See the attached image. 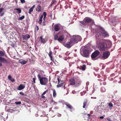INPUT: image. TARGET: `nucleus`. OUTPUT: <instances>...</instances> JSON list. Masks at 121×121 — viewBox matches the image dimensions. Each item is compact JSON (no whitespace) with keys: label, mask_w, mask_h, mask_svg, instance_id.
Wrapping results in <instances>:
<instances>
[{"label":"nucleus","mask_w":121,"mask_h":121,"mask_svg":"<svg viewBox=\"0 0 121 121\" xmlns=\"http://www.w3.org/2000/svg\"><path fill=\"white\" fill-rule=\"evenodd\" d=\"M108 43L106 44L103 41L99 42L98 44L99 50L100 52L104 51L110 48L112 46V42L110 41H108Z\"/></svg>","instance_id":"obj_1"},{"label":"nucleus","mask_w":121,"mask_h":121,"mask_svg":"<svg viewBox=\"0 0 121 121\" xmlns=\"http://www.w3.org/2000/svg\"><path fill=\"white\" fill-rule=\"evenodd\" d=\"M93 20L89 17H86L84 18L83 21L80 22V23L85 26H88L89 23H93Z\"/></svg>","instance_id":"obj_2"},{"label":"nucleus","mask_w":121,"mask_h":121,"mask_svg":"<svg viewBox=\"0 0 121 121\" xmlns=\"http://www.w3.org/2000/svg\"><path fill=\"white\" fill-rule=\"evenodd\" d=\"M69 82L70 85H73L76 84V86H79L81 83L80 80L78 79L75 80L74 78H70L69 80Z\"/></svg>","instance_id":"obj_3"},{"label":"nucleus","mask_w":121,"mask_h":121,"mask_svg":"<svg viewBox=\"0 0 121 121\" xmlns=\"http://www.w3.org/2000/svg\"><path fill=\"white\" fill-rule=\"evenodd\" d=\"M38 77L39 79L40 84L41 85H46L48 82V79L46 77H41L39 74L38 75Z\"/></svg>","instance_id":"obj_4"},{"label":"nucleus","mask_w":121,"mask_h":121,"mask_svg":"<svg viewBox=\"0 0 121 121\" xmlns=\"http://www.w3.org/2000/svg\"><path fill=\"white\" fill-rule=\"evenodd\" d=\"M71 40L73 43H77L78 41H81L82 40L81 37L79 35H73Z\"/></svg>","instance_id":"obj_5"},{"label":"nucleus","mask_w":121,"mask_h":121,"mask_svg":"<svg viewBox=\"0 0 121 121\" xmlns=\"http://www.w3.org/2000/svg\"><path fill=\"white\" fill-rule=\"evenodd\" d=\"M110 54V52L109 51L104 52L101 56V58L102 59H106L109 57Z\"/></svg>","instance_id":"obj_6"},{"label":"nucleus","mask_w":121,"mask_h":121,"mask_svg":"<svg viewBox=\"0 0 121 121\" xmlns=\"http://www.w3.org/2000/svg\"><path fill=\"white\" fill-rule=\"evenodd\" d=\"M100 52L98 50L95 51L91 54V57L92 60H96V57L99 54Z\"/></svg>","instance_id":"obj_7"},{"label":"nucleus","mask_w":121,"mask_h":121,"mask_svg":"<svg viewBox=\"0 0 121 121\" xmlns=\"http://www.w3.org/2000/svg\"><path fill=\"white\" fill-rule=\"evenodd\" d=\"M57 79L58 80V83L56 86L58 88L60 87H61L62 88L64 87V89H65L64 87L65 85V82L60 80L59 78H57Z\"/></svg>","instance_id":"obj_8"},{"label":"nucleus","mask_w":121,"mask_h":121,"mask_svg":"<svg viewBox=\"0 0 121 121\" xmlns=\"http://www.w3.org/2000/svg\"><path fill=\"white\" fill-rule=\"evenodd\" d=\"M89 51L84 49L83 50L82 56L85 57H88L89 56Z\"/></svg>","instance_id":"obj_9"},{"label":"nucleus","mask_w":121,"mask_h":121,"mask_svg":"<svg viewBox=\"0 0 121 121\" xmlns=\"http://www.w3.org/2000/svg\"><path fill=\"white\" fill-rule=\"evenodd\" d=\"M73 43L71 39L69 42H68L66 44H65V46L67 48H69L73 45V44H72V43Z\"/></svg>","instance_id":"obj_10"},{"label":"nucleus","mask_w":121,"mask_h":121,"mask_svg":"<svg viewBox=\"0 0 121 121\" xmlns=\"http://www.w3.org/2000/svg\"><path fill=\"white\" fill-rule=\"evenodd\" d=\"M65 104L66 106L67 107L70 109V110L72 112V110H74V108L69 103H66Z\"/></svg>","instance_id":"obj_11"},{"label":"nucleus","mask_w":121,"mask_h":121,"mask_svg":"<svg viewBox=\"0 0 121 121\" xmlns=\"http://www.w3.org/2000/svg\"><path fill=\"white\" fill-rule=\"evenodd\" d=\"M54 30L56 31H58L60 29V27L59 24H56L54 26Z\"/></svg>","instance_id":"obj_12"},{"label":"nucleus","mask_w":121,"mask_h":121,"mask_svg":"<svg viewBox=\"0 0 121 121\" xmlns=\"http://www.w3.org/2000/svg\"><path fill=\"white\" fill-rule=\"evenodd\" d=\"M64 36L63 35H61L59 36L58 40L60 43H61L64 40Z\"/></svg>","instance_id":"obj_13"},{"label":"nucleus","mask_w":121,"mask_h":121,"mask_svg":"<svg viewBox=\"0 0 121 121\" xmlns=\"http://www.w3.org/2000/svg\"><path fill=\"white\" fill-rule=\"evenodd\" d=\"M103 37H107L109 36L108 34L107 33V32L105 31H103L101 33V35Z\"/></svg>","instance_id":"obj_14"},{"label":"nucleus","mask_w":121,"mask_h":121,"mask_svg":"<svg viewBox=\"0 0 121 121\" xmlns=\"http://www.w3.org/2000/svg\"><path fill=\"white\" fill-rule=\"evenodd\" d=\"M25 87V85L22 84H20L18 87L17 89L18 90H21L24 89Z\"/></svg>","instance_id":"obj_15"},{"label":"nucleus","mask_w":121,"mask_h":121,"mask_svg":"<svg viewBox=\"0 0 121 121\" xmlns=\"http://www.w3.org/2000/svg\"><path fill=\"white\" fill-rule=\"evenodd\" d=\"M0 61L1 62L5 63L7 62V60L4 58L0 57Z\"/></svg>","instance_id":"obj_16"},{"label":"nucleus","mask_w":121,"mask_h":121,"mask_svg":"<svg viewBox=\"0 0 121 121\" xmlns=\"http://www.w3.org/2000/svg\"><path fill=\"white\" fill-rule=\"evenodd\" d=\"M22 38L23 39L27 40L30 37V36L29 35H26L22 36Z\"/></svg>","instance_id":"obj_17"},{"label":"nucleus","mask_w":121,"mask_h":121,"mask_svg":"<svg viewBox=\"0 0 121 121\" xmlns=\"http://www.w3.org/2000/svg\"><path fill=\"white\" fill-rule=\"evenodd\" d=\"M27 62L26 61L23 60H20L19 61V63L22 65H24L26 64Z\"/></svg>","instance_id":"obj_18"},{"label":"nucleus","mask_w":121,"mask_h":121,"mask_svg":"<svg viewBox=\"0 0 121 121\" xmlns=\"http://www.w3.org/2000/svg\"><path fill=\"white\" fill-rule=\"evenodd\" d=\"M35 5H34L33 6L30 8L29 10L28 13L31 14V12L33 11V9L35 7Z\"/></svg>","instance_id":"obj_19"},{"label":"nucleus","mask_w":121,"mask_h":121,"mask_svg":"<svg viewBox=\"0 0 121 121\" xmlns=\"http://www.w3.org/2000/svg\"><path fill=\"white\" fill-rule=\"evenodd\" d=\"M14 10L15 11L16 10V11H15V12L18 14H19L21 13V10L20 9H15Z\"/></svg>","instance_id":"obj_20"},{"label":"nucleus","mask_w":121,"mask_h":121,"mask_svg":"<svg viewBox=\"0 0 121 121\" xmlns=\"http://www.w3.org/2000/svg\"><path fill=\"white\" fill-rule=\"evenodd\" d=\"M87 99H86L84 100V101L83 103V108H85L87 104Z\"/></svg>","instance_id":"obj_21"},{"label":"nucleus","mask_w":121,"mask_h":121,"mask_svg":"<svg viewBox=\"0 0 121 121\" xmlns=\"http://www.w3.org/2000/svg\"><path fill=\"white\" fill-rule=\"evenodd\" d=\"M41 10V7L39 5H38L37 8L36 9V11L38 12H40Z\"/></svg>","instance_id":"obj_22"},{"label":"nucleus","mask_w":121,"mask_h":121,"mask_svg":"<svg viewBox=\"0 0 121 121\" xmlns=\"http://www.w3.org/2000/svg\"><path fill=\"white\" fill-rule=\"evenodd\" d=\"M53 91V96L54 98H55L56 97V93L55 90L53 89L52 90Z\"/></svg>","instance_id":"obj_23"},{"label":"nucleus","mask_w":121,"mask_h":121,"mask_svg":"<svg viewBox=\"0 0 121 121\" xmlns=\"http://www.w3.org/2000/svg\"><path fill=\"white\" fill-rule=\"evenodd\" d=\"M43 15V20L44 21V22L47 15V14L45 12H44Z\"/></svg>","instance_id":"obj_24"},{"label":"nucleus","mask_w":121,"mask_h":121,"mask_svg":"<svg viewBox=\"0 0 121 121\" xmlns=\"http://www.w3.org/2000/svg\"><path fill=\"white\" fill-rule=\"evenodd\" d=\"M43 17V15H42L39 19V21L38 23L40 24L41 23L42 21V18Z\"/></svg>","instance_id":"obj_25"},{"label":"nucleus","mask_w":121,"mask_h":121,"mask_svg":"<svg viewBox=\"0 0 121 121\" xmlns=\"http://www.w3.org/2000/svg\"><path fill=\"white\" fill-rule=\"evenodd\" d=\"M41 39V42L43 43H45L46 41L44 39H43L42 38V36H41L40 37Z\"/></svg>","instance_id":"obj_26"},{"label":"nucleus","mask_w":121,"mask_h":121,"mask_svg":"<svg viewBox=\"0 0 121 121\" xmlns=\"http://www.w3.org/2000/svg\"><path fill=\"white\" fill-rule=\"evenodd\" d=\"M58 34L57 33L54 36V39L56 40H58V38L59 37V36L58 35Z\"/></svg>","instance_id":"obj_27"},{"label":"nucleus","mask_w":121,"mask_h":121,"mask_svg":"<svg viewBox=\"0 0 121 121\" xmlns=\"http://www.w3.org/2000/svg\"><path fill=\"white\" fill-rule=\"evenodd\" d=\"M81 69L83 70H85L86 68V65H83L82 66H81L80 67Z\"/></svg>","instance_id":"obj_28"},{"label":"nucleus","mask_w":121,"mask_h":121,"mask_svg":"<svg viewBox=\"0 0 121 121\" xmlns=\"http://www.w3.org/2000/svg\"><path fill=\"white\" fill-rule=\"evenodd\" d=\"M109 106V107L110 109H111L112 107L113 104L111 102H110L108 104Z\"/></svg>","instance_id":"obj_29"},{"label":"nucleus","mask_w":121,"mask_h":121,"mask_svg":"<svg viewBox=\"0 0 121 121\" xmlns=\"http://www.w3.org/2000/svg\"><path fill=\"white\" fill-rule=\"evenodd\" d=\"M4 55V53L3 52L0 51V56H3Z\"/></svg>","instance_id":"obj_30"},{"label":"nucleus","mask_w":121,"mask_h":121,"mask_svg":"<svg viewBox=\"0 0 121 121\" xmlns=\"http://www.w3.org/2000/svg\"><path fill=\"white\" fill-rule=\"evenodd\" d=\"M25 18V16H23L22 17H19L18 18V20H22L23 19Z\"/></svg>","instance_id":"obj_31"},{"label":"nucleus","mask_w":121,"mask_h":121,"mask_svg":"<svg viewBox=\"0 0 121 121\" xmlns=\"http://www.w3.org/2000/svg\"><path fill=\"white\" fill-rule=\"evenodd\" d=\"M8 78L10 80H11L13 82L14 81V80L13 79V80H11V79L12 78V77L11 75H9L8 76Z\"/></svg>","instance_id":"obj_32"},{"label":"nucleus","mask_w":121,"mask_h":121,"mask_svg":"<svg viewBox=\"0 0 121 121\" xmlns=\"http://www.w3.org/2000/svg\"><path fill=\"white\" fill-rule=\"evenodd\" d=\"M15 103L16 105H18L21 104V102L20 101H19L18 102H15Z\"/></svg>","instance_id":"obj_33"},{"label":"nucleus","mask_w":121,"mask_h":121,"mask_svg":"<svg viewBox=\"0 0 121 121\" xmlns=\"http://www.w3.org/2000/svg\"><path fill=\"white\" fill-rule=\"evenodd\" d=\"M52 53L51 51H50L49 53L48 54L49 56H52Z\"/></svg>","instance_id":"obj_34"},{"label":"nucleus","mask_w":121,"mask_h":121,"mask_svg":"<svg viewBox=\"0 0 121 121\" xmlns=\"http://www.w3.org/2000/svg\"><path fill=\"white\" fill-rule=\"evenodd\" d=\"M21 3L22 4L24 3L25 2V0H20Z\"/></svg>","instance_id":"obj_35"},{"label":"nucleus","mask_w":121,"mask_h":121,"mask_svg":"<svg viewBox=\"0 0 121 121\" xmlns=\"http://www.w3.org/2000/svg\"><path fill=\"white\" fill-rule=\"evenodd\" d=\"M48 90H47L45 91L42 94L43 95H44L46 93V92H48Z\"/></svg>","instance_id":"obj_36"},{"label":"nucleus","mask_w":121,"mask_h":121,"mask_svg":"<svg viewBox=\"0 0 121 121\" xmlns=\"http://www.w3.org/2000/svg\"><path fill=\"white\" fill-rule=\"evenodd\" d=\"M4 9L3 8H1L0 9V13H1L3 10Z\"/></svg>","instance_id":"obj_37"},{"label":"nucleus","mask_w":121,"mask_h":121,"mask_svg":"<svg viewBox=\"0 0 121 121\" xmlns=\"http://www.w3.org/2000/svg\"><path fill=\"white\" fill-rule=\"evenodd\" d=\"M44 95H43L42 94L41 95V97L42 98H45V97Z\"/></svg>","instance_id":"obj_38"},{"label":"nucleus","mask_w":121,"mask_h":121,"mask_svg":"<svg viewBox=\"0 0 121 121\" xmlns=\"http://www.w3.org/2000/svg\"><path fill=\"white\" fill-rule=\"evenodd\" d=\"M56 2L55 0H53L52 1V2L51 3L52 5Z\"/></svg>","instance_id":"obj_39"},{"label":"nucleus","mask_w":121,"mask_h":121,"mask_svg":"<svg viewBox=\"0 0 121 121\" xmlns=\"http://www.w3.org/2000/svg\"><path fill=\"white\" fill-rule=\"evenodd\" d=\"M19 94L21 95H25V94L23 93L22 92H19Z\"/></svg>","instance_id":"obj_40"},{"label":"nucleus","mask_w":121,"mask_h":121,"mask_svg":"<svg viewBox=\"0 0 121 121\" xmlns=\"http://www.w3.org/2000/svg\"><path fill=\"white\" fill-rule=\"evenodd\" d=\"M35 78H33V81L34 82V83H35Z\"/></svg>","instance_id":"obj_41"},{"label":"nucleus","mask_w":121,"mask_h":121,"mask_svg":"<svg viewBox=\"0 0 121 121\" xmlns=\"http://www.w3.org/2000/svg\"><path fill=\"white\" fill-rule=\"evenodd\" d=\"M61 114L59 113H58L57 114V116L59 117H61Z\"/></svg>","instance_id":"obj_42"},{"label":"nucleus","mask_w":121,"mask_h":121,"mask_svg":"<svg viewBox=\"0 0 121 121\" xmlns=\"http://www.w3.org/2000/svg\"><path fill=\"white\" fill-rule=\"evenodd\" d=\"M4 14V13H1L0 14V16H3Z\"/></svg>","instance_id":"obj_43"},{"label":"nucleus","mask_w":121,"mask_h":121,"mask_svg":"<svg viewBox=\"0 0 121 121\" xmlns=\"http://www.w3.org/2000/svg\"><path fill=\"white\" fill-rule=\"evenodd\" d=\"M104 116H101V117H99V118H100V119H103V118H104V117L105 116V115H104Z\"/></svg>","instance_id":"obj_44"},{"label":"nucleus","mask_w":121,"mask_h":121,"mask_svg":"<svg viewBox=\"0 0 121 121\" xmlns=\"http://www.w3.org/2000/svg\"><path fill=\"white\" fill-rule=\"evenodd\" d=\"M107 119V120L108 121H112L111 120V119L109 118H108Z\"/></svg>","instance_id":"obj_45"},{"label":"nucleus","mask_w":121,"mask_h":121,"mask_svg":"<svg viewBox=\"0 0 121 121\" xmlns=\"http://www.w3.org/2000/svg\"><path fill=\"white\" fill-rule=\"evenodd\" d=\"M103 89H104V90L103 91H102V92H104L105 91V89L104 88H101V90L102 91V90Z\"/></svg>","instance_id":"obj_46"},{"label":"nucleus","mask_w":121,"mask_h":121,"mask_svg":"<svg viewBox=\"0 0 121 121\" xmlns=\"http://www.w3.org/2000/svg\"><path fill=\"white\" fill-rule=\"evenodd\" d=\"M50 60H52V61L53 62H54V60H53V59L52 58V57L51 58H50Z\"/></svg>","instance_id":"obj_47"},{"label":"nucleus","mask_w":121,"mask_h":121,"mask_svg":"<svg viewBox=\"0 0 121 121\" xmlns=\"http://www.w3.org/2000/svg\"><path fill=\"white\" fill-rule=\"evenodd\" d=\"M36 27L37 28V30H38L39 29V27L38 26H36Z\"/></svg>","instance_id":"obj_48"},{"label":"nucleus","mask_w":121,"mask_h":121,"mask_svg":"<svg viewBox=\"0 0 121 121\" xmlns=\"http://www.w3.org/2000/svg\"><path fill=\"white\" fill-rule=\"evenodd\" d=\"M88 117H89L90 116H91V115L89 114H88Z\"/></svg>","instance_id":"obj_49"},{"label":"nucleus","mask_w":121,"mask_h":121,"mask_svg":"<svg viewBox=\"0 0 121 121\" xmlns=\"http://www.w3.org/2000/svg\"><path fill=\"white\" fill-rule=\"evenodd\" d=\"M91 98H92H92H94V99H96V97H91Z\"/></svg>","instance_id":"obj_50"},{"label":"nucleus","mask_w":121,"mask_h":121,"mask_svg":"<svg viewBox=\"0 0 121 121\" xmlns=\"http://www.w3.org/2000/svg\"><path fill=\"white\" fill-rule=\"evenodd\" d=\"M2 63H0V67L2 66Z\"/></svg>","instance_id":"obj_51"},{"label":"nucleus","mask_w":121,"mask_h":121,"mask_svg":"<svg viewBox=\"0 0 121 121\" xmlns=\"http://www.w3.org/2000/svg\"><path fill=\"white\" fill-rule=\"evenodd\" d=\"M52 5L51 4L50 5H49V6H50V7H52Z\"/></svg>","instance_id":"obj_52"},{"label":"nucleus","mask_w":121,"mask_h":121,"mask_svg":"<svg viewBox=\"0 0 121 121\" xmlns=\"http://www.w3.org/2000/svg\"><path fill=\"white\" fill-rule=\"evenodd\" d=\"M50 58H51L52 57V56H49Z\"/></svg>","instance_id":"obj_53"},{"label":"nucleus","mask_w":121,"mask_h":121,"mask_svg":"<svg viewBox=\"0 0 121 121\" xmlns=\"http://www.w3.org/2000/svg\"><path fill=\"white\" fill-rule=\"evenodd\" d=\"M52 117H53V116H54V114H53V115H52L51 116Z\"/></svg>","instance_id":"obj_54"},{"label":"nucleus","mask_w":121,"mask_h":121,"mask_svg":"<svg viewBox=\"0 0 121 121\" xmlns=\"http://www.w3.org/2000/svg\"><path fill=\"white\" fill-rule=\"evenodd\" d=\"M52 14H51V15H50V17H52Z\"/></svg>","instance_id":"obj_55"},{"label":"nucleus","mask_w":121,"mask_h":121,"mask_svg":"<svg viewBox=\"0 0 121 121\" xmlns=\"http://www.w3.org/2000/svg\"><path fill=\"white\" fill-rule=\"evenodd\" d=\"M11 109H10V110H9V111L10 112H11Z\"/></svg>","instance_id":"obj_56"},{"label":"nucleus","mask_w":121,"mask_h":121,"mask_svg":"<svg viewBox=\"0 0 121 121\" xmlns=\"http://www.w3.org/2000/svg\"><path fill=\"white\" fill-rule=\"evenodd\" d=\"M43 25V26H45V24H44Z\"/></svg>","instance_id":"obj_57"},{"label":"nucleus","mask_w":121,"mask_h":121,"mask_svg":"<svg viewBox=\"0 0 121 121\" xmlns=\"http://www.w3.org/2000/svg\"><path fill=\"white\" fill-rule=\"evenodd\" d=\"M1 4H0V6H1Z\"/></svg>","instance_id":"obj_58"},{"label":"nucleus","mask_w":121,"mask_h":121,"mask_svg":"<svg viewBox=\"0 0 121 121\" xmlns=\"http://www.w3.org/2000/svg\"><path fill=\"white\" fill-rule=\"evenodd\" d=\"M24 83H26V82H24Z\"/></svg>","instance_id":"obj_59"},{"label":"nucleus","mask_w":121,"mask_h":121,"mask_svg":"<svg viewBox=\"0 0 121 121\" xmlns=\"http://www.w3.org/2000/svg\"><path fill=\"white\" fill-rule=\"evenodd\" d=\"M14 12V11H13V12Z\"/></svg>","instance_id":"obj_60"},{"label":"nucleus","mask_w":121,"mask_h":121,"mask_svg":"<svg viewBox=\"0 0 121 121\" xmlns=\"http://www.w3.org/2000/svg\"><path fill=\"white\" fill-rule=\"evenodd\" d=\"M14 12V11H13V12Z\"/></svg>","instance_id":"obj_61"}]
</instances>
